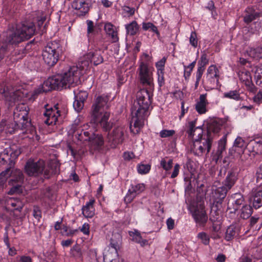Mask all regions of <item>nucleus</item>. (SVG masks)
<instances>
[{"label": "nucleus", "instance_id": "1", "mask_svg": "<svg viewBox=\"0 0 262 262\" xmlns=\"http://www.w3.org/2000/svg\"><path fill=\"white\" fill-rule=\"evenodd\" d=\"M150 104V96L148 91L145 89L139 91L137 95V100L134 101L132 109L133 117L130 121V129L133 133L138 134L143 126Z\"/></svg>", "mask_w": 262, "mask_h": 262}, {"label": "nucleus", "instance_id": "2", "mask_svg": "<svg viewBox=\"0 0 262 262\" xmlns=\"http://www.w3.org/2000/svg\"><path fill=\"white\" fill-rule=\"evenodd\" d=\"M81 72L78 71V66H72L62 74H58L48 79L41 88L34 91L35 95L42 92H47L51 90H59L67 85L77 84L80 83Z\"/></svg>", "mask_w": 262, "mask_h": 262}, {"label": "nucleus", "instance_id": "3", "mask_svg": "<svg viewBox=\"0 0 262 262\" xmlns=\"http://www.w3.org/2000/svg\"><path fill=\"white\" fill-rule=\"evenodd\" d=\"M107 102L106 96H98L95 99L91 108L93 120L106 131L112 127V123L110 121V113Z\"/></svg>", "mask_w": 262, "mask_h": 262}, {"label": "nucleus", "instance_id": "4", "mask_svg": "<svg viewBox=\"0 0 262 262\" xmlns=\"http://www.w3.org/2000/svg\"><path fill=\"white\" fill-rule=\"evenodd\" d=\"M35 33L34 25L32 23L23 24L9 36L7 40L11 44L18 43L30 38Z\"/></svg>", "mask_w": 262, "mask_h": 262}, {"label": "nucleus", "instance_id": "5", "mask_svg": "<svg viewBox=\"0 0 262 262\" xmlns=\"http://www.w3.org/2000/svg\"><path fill=\"white\" fill-rule=\"evenodd\" d=\"M120 234H115L113 235L111 240L110 246L105 250L103 253L104 262H118L117 250L120 247Z\"/></svg>", "mask_w": 262, "mask_h": 262}, {"label": "nucleus", "instance_id": "6", "mask_svg": "<svg viewBox=\"0 0 262 262\" xmlns=\"http://www.w3.org/2000/svg\"><path fill=\"white\" fill-rule=\"evenodd\" d=\"M59 45L56 42L49 43L42 52L45 62L49 66H54L59 58Z\"/></svg>", "mask_w": 262, "mask_h": 262}, {"label": "nucleus", "instance_id": "7", "mask_svg": "<svg viewBox=\"0 0 262 262\" xmlns=\"http://www.w3.org/2000/svg\"><path fill=\"white\" fill-rule=\"evenodd\" d=\"M190 210L193 212V216L197 224L204 225L207 221L208 217L204 210V203L202 201L192 203Z\"/></svg>", "mask_w": 262, "mask_h": 262}, {"label": "nucleus", "instance_id": "8", "mask_svg": "<svg viewBox=\"0 0 262 262\" xmlns=\"http://www.w3.org/2000/svg\"><path fill=\"white\" fill-rule=\"evenodd\" d=\"M0 93L4 96L6 101L11 103L20 100L24 95L20 90L14 89L9 86H0Z\"/></svg>", "mask_w": 262, "mask_h": 262}, {"label": "nucleus", "instance_id": "9", "mask_svg": "<svg viewBox=\"0 0 262 262\" xmlns=\"http://www.w3.org/2000/svg\"><path fill=\"white\" fill-rule=\"evenodd\" d=\"M152 70L144 62H141L139 67V78L144 85H151L153 84Z\"/></svg>", "mask_w": 262, "mask_h": 262}, {"label": "nucleus", "instance_id": "10", "mask_svg": "<svg viewBox=\"0 0 262 262\" xmlns=\"http://www.w3.org/2000/svg\"><path fill=\"white\" fill-rule=\"evenodd\" d=\"M21 153L20 149L16 145L6 148L3 152L0 153V163L5 164L8 161L12 163L11 159L16 158Z\"/></svg>", "mask_w": 262, "mask_h": 262}, {"label": "nucleus", "instance_id": "11", "mask_svg": "<svg viewBox=\"0 0 262 262\" xmlns=\"http://www.w3.org/2000/svg\"><path fill=\"white\" fill-rule=\"evenodd\" d=\"M45 162L42 160L37 162L28 161L25 166V171L30 176H38L43 172Z\"/></svg>", "mask_w": 262, "mask_h": 262}, {"label": "nucleus", "instance_id": "12", "mask_svg": "<svg viewBox=\"0 0 262 262\" xmlns=\"http://www.w3.org/2000/svg\"><path fill=\"white\" fill-rule=\"evenodd\" d=\"M28 107L24 104L18 105L14 112V119L22 127H25L28 123Z\"/></svg>", "mask_w": 262, "mask_h": 262}, {"label": "nucleus", "instance_id": "13", "mask_svg": "<svg viewBox=\"0 0 262 262\" xmlns=\"http://www.w3.org/2000/svg\"><path fill=\"white\" fill-rule=\"evenodd\" d=\"M9 176L11 177V181L21 183L24 180L21 171L18 169H11V168H9L0 174V184L4 183Z\"/></svg>", "mask_w": 262, "mask_h": 262}, {"label": "nucleus", "instance_id": "14", "mask_svg": "<svg viewBox=\"0 0 262 262\" xmlns=\"http://www.w3.org/2000/svg\"><path fill=\"white\" fill-rule=\"evenodd\" d=\"M125 129L123 127L118 126L109 133L107 137L108 141L114 146L122 143L124 140Z\"/></svg>", "mask_w": 262, "mask_h": 262}, {"label": "nucleus", "instance_id": "15", "mask_svg": "<svg viewBox=\"0 0 262 262\" xmlns=\"http://www.w3.org/2000/svg\"><path fill=\"white\" fill-rule=\"evenodd\" d=\"M195 121H190L188 124L187 133L193 141H199L202 137L203 130L201 127H195Z\"/></svg>", "mask_w": 262, "mask_h": 262}, {"label": "nucleus", "instance_id": "16", "mask_svg": "<svg viewBox=\"0 0 262 262\" xmlns=\"http://www.w3.org/2000/svg\"><path fill=\"white\" fill-rule=\"evenodd\" d=\"M59 110L56 106L54 108H46V112L44 113V116L46 118L45 122L48 125L55 124L57 120L58 117L59 116Z\"/></svg>", "mask_w": 262, "mask_h": 262}, {"label": "nucleus", "instance_id": "17", "mask_svg": "<svg viewBox=\"0 0 262 262\" xmlns=\"http://www.w3.org/2000/svg\"><path fill=\"white\" fill-rule=\"evenodd\" d=\"M72 6L73 9L78 10L81 14H85L89 10V4L86 0H75Z\"/></svg>", "mask_w": 262, "mask_h": 262}, {"label": "nucleus", "instance_id": "18", "mask_svg": "<svg viewBox=\"0 0 262 262\" xmlns=\"http://www.w3.org/2000/svg\"><path fill=\"white\" fill-rule=\"evenodd\" d=\"M208 104L207 94L201 95L195 104V109L200 114H205L207 112L206 106Z\"/></svg>", "mask_w": 262, "mask_h": 262}, {"label": "nucleus", "instance_id": "19", "mask_svg": "<svg viewBox=\"0 0 262 262\" xmlns=\"http://www.w3.org/2000/svg\"><path fill=\"white\" fill-rule=\"evenodd\" d=\"M95 200L92 199L82 208L83 215L87 218L92 217L95 215V209L94 204Z\"/></svg>", "mask_w": 262, "mask_h": 262}, {"label": "nucleus", "instance_id": "20", "mask_svg": "<svg viewBox=\"0 0 262 262\" xmlns=\"http://www.w3.org/2000/svg\"><path fill=\"white\" fill-rule=\"evenodd\" d=\"M129 235L131 237L132 241L139 244L141 246L144 247L148 245V242L145 239H143L141 235V233L137 230H134L129 232Z\"/></svg>", "mask_w": 262, "mask_h": 262}, {"label": "nucleus", "instance_id": "21", "mask_svg": "<svg viewBox=\"0 0 262 262\" xmlns=\"http://www.w3.org/2000/svg\"><path fill=\"white\" fill-rule=\"evenodd\" d=\"M226 144V139L224 138L219 142L217 149L213 156V160L216 163L222 157V154L225 151Z\"/></svg>", "mask_w": 262, "mask_h": 262}, {"label": "nucleus", "instance_id": "22", "mask_svg": "<svg viewBox=\"0 0 262 262\" xmlns=\"http://www.w3.org/2000/svg\"><path fill=\"white\" fill-rule=\"evenodd\" d=\"M104 30L111 37L113 42H116L118 40V32L116 28L110 23H107L104 26Z\"/></svg>", "mask_w": 262, "mask_h": 262}, {"label": "nucleus", "instance_id": "23", "mask_svg": "<svg viewBox=\"0 0 262 262\" xmlns=\"http://www.w3.org/2000/svg\"><path fill=\"white\" fill-rule=\"evenodd\" d=\"M239 77L240 80L245 83V84L249 90L252 91L253 85L252 83V78L249 72L248 71H242L239 73Z\"/></svg>", "mask_w": 262, "mask_h": 262}, {"label": "nucleus", "instance_id": "24", "mask_svg": "<svg viewBox=\"0 0 262 262\" xmlns=\"http://www.w3.org/2000/svg\"><path fill=\"white\" fill-rule=\"evenodd\" d=\"M239 228L237 226L231 225L226 230L225 239L230 241L236 237L238 235Z\"/></svg>", "mask_w": 262, "mask_h": 262}, {"label": "nucleus", "instance_id": "25", "mask_svg": "<svg viewBox=\"0 0 262 262\" xmlns=\"http://www.w3.org/2000/svg\"><path fill=\"white\" fill-rule=\"evenodd\" d=\"M89 56L85 55L79 59L78 64L76 66H78V71L81 72V75L86 71L89 67L91 62L89 59Z\"/></svg>", "mask_w": 262, "mask_h": 262}, {"label": "nucleus", "instance_id": "26", "mask_svg": "<svg viewBox=\"0 0 262 262\" xmlns=\"http://www.w3.org/2000/svg\"><path fill=\"white\" fill-rule=\"evenodd\" d=\"M252 146L253 151L256 154L262 153V135L257 137L255 140L250 143L249 147Z\"/></svg>", "mask_w": 262, "mask_h": 262}, {"label": "nucleus", "instance_id": "27", "mask_svg": "<svg viewBox=\"0 0 262 262\" xmlns=\"http://www.w3.org/2000/svg\"><path fill=\"white\" fill-rule=\"evenodd\" d=\"M247 53L251 58H262V47H258L257 48H249Z\"/></svg>", "mask_w": 262, "mask_h": 262}, {"label": "nucleus", "instance_id": "28", "mask_svg": "<svg viewBox=\"0 0 262 262\" xmlns=\"http://www.w3.org/2000/svg\"><path fill=\"white\" fill-rule=\"evenodd\" d=\"M253 206L258 208L262 206V188L256 191L252 198Z\"/></svg>", "mask_w": 262, "mask_h": 262}, {"label": "nucleus", "instance_id": "29", "mask_svg": "<svg viewBox=\"0 0 262 262\" xmlns=\"http://www.w3.org/2000/svg\"><path fill=\"white\" fill-rule=\"evenodd\" d=\"M257 16V13L253 9L249 8L245 11L244 21L247 24L250 23L254 20Z\"/></svg>", "mask_w": 262, "mask_h": 262}, {"label": "nucleus", "instance_id": "30", "mask_svg": "<svg viewBox=\"0 0 262 262\" xmlns=\"http://www.w3.org/2000/svg\"><path fill=\"white\" fill-rule=\"evenodd\" d=\"M91 62H93L95 65H98L103 62V59L98 52L89 53L86 54Z\"/></svg>", "mask_w": 262, "mask_h": 262}, {"label": "nucleus", "instance_id": "31", "mask_svg": "<svg viewBox=\"0 0 262 262\" xmlns=\"http://www.w3.org/2000/svg\"><path fill=\"white\" fill-rule=\"evenodd\" d=\"M91 140H89V145L91 146H100L103 144V139L101 136L96 135L92 132Z\"/></svg>", "mask_w": 262, "mask_h": 262}, {"label": "nucleus", "instance_id": "32", "mask_svg": "<svg viewBox=\"0 0 262 262\" xmlns=\"http://www.w3.org/2000/svg\"><path fill=\"white\" fill-rule=\"evenodd\" d=\"M254 78L257 84L262 86V66L255 67L252 69Z\"/></svg>", "mask_w": 262, "mask_h": 262}, {"label": "nucleus", "instance_id": "33", "mask_svg": "<svg viewBox=\"0 0 262 262\" xmlns=\"http://www.w3.org/2000/svg\"><path fill=\"white\" fill-rule=\"evenodd\" d=\"M219 77V70L214 65L210 66L207 72V78L210 80H212L214 78H218Z\"/></svg>", "mask_w": 262, "mask_h": 262}, {"label": "nucleus", "instance_id": "34", "mask_svg": "<svg viewBox=\"0 0 262 262\" xmlns=\"http://www.w3.org/2000/svg\"><path fill=\"white\" fill-rule=\"evenodd\" d=\"M212 141L210 139V136L205 140V142L203 143V145H201L199 146L198 150L199 154H203L206 150L207 152L208 153L210 151L211 147Z\"/></svg>", "mask_w": 262, "mask_h": 262}, {"label": "nucleus", "instance_id": "35", "mask_svg": "<svg viewBox=\"0 0 262 262\" xmlns=\"http://www.w3.org/2000/svg\"><path fill=\"white\" fill-rule=\"evenodd\" d=\"M92 132V131L91 130H90V132H81L79 134L78 133L76 134V132H75L74 133L75 134V136H77V139L78 140L82 141L83 142H87L88 143L89 140H91Z\"/></svg>", "mask_w": 262, "mask_h": 262}, {"label": "nucleus", "instance_id": "36", "mask_svg": "<svg viewBox=\"0 0 262 262\" xmlns=\"http://www.w3.org/2000/svg\"><path fill=\"white\" fill-rule=\"evenodd\" d=\"M229 189L225 186H223L217 188L215 191L214 197L219 200H222L226 196L227 191Z\"/></svg>", "mask_w": 262, "mask_h": 262}, {"label": "nucleus", "instance_id": "37", "mask_svg": "<svg viewBox=\"0 0 262 262\" xmlns=\"http://www.w3.org/2000/svg\"><path fill=\"white\" fill-rule=\"evenodd\" d=\"M236 180V176L233 172H229L226 178L225 183V186L227 187L228 189H231L232 186L234 184Z\"/></svg>", "mask_w": 262, "mask_h": 262}, {"label": "nucleus", "instance_id": "38", "mask_svg": "<svg viewBox=\"0 0 262 262\" xmlns=\"http://www.w3.org/2000/svg\"><path fill=\"white\" fill-rule=\"evenodd\" d=\"M172 164V160L167 158L162 159L160 162L161 167L166 171H168L171 169Z\"/></svg>", "mask_w": 262, "mask_h": 262}, {"label": "nucleus", "instance_id": "39", "mask_svg": "<svg viewBox=\"0 0 262 262\" xmlns=\"http://www.w3.org/2000/svg\"><path fill=\"white\" fill-rule=\"evenodd\" d=\"M220 129L221 125L219 123H217L216 121L212 122L211 123L209 124L208 126V138L209 137V136H210V137H211V135H210L211 133H213L215 134L217 133L220 131Z\"/></svg>", "mask_w": 262, "mask_h": 262}, {"label": "nucleus", "instance_id": "40", "mask_svg": "<svg viewBox=\"0 0 262 262\" xmlns=\"http://www.w3.org/2000/svg\"><path fill=\"white\" fill-rule=\"evenodd\" d=\"M252 213V208L249 205H245L241 209V217L244 219L249 218Z\"/></svg>", "mask_w": 262, "mask_h": 262}, {"label": "nucleus", "instance_id": "41", "mask_svg": "<svg viewBox=\"0 0 262 262\" xmlns=\"http://www.w3.org/2000/svg\"><path fill=\"white\" fill-rule=\"evenodd\" d=\"M126 30L128 34L131 35H135L138 31L139 27L135 21H132L130 24L126 26Z\"/></svg>", "mask_w": 262, "mask_h": 262}, {"label": "nucleus", "instance_id": "42", "mask_svg": "<svg viewBox=\"0 0 262 262\" xmlns=\"http://www.w3.org/2000/svg\"><path fill=\"white\" fill-rule=\"evenodd\" d=\"M142 28L145 31L149 30L156 33L158 35H159V32L157 28L151 23H143L142 25Z\"/></svg>", "mask_w": 262, "mask_h": 262}, {"label": "nucleus", "instance_id": "43", "mask_svg": "<svg viewBox=\"0 0 262 262\" xmlns=\"http://www.w3.org/2000/svg\"><path fill=\"white\" fill-rule=\"evenodd\" d=\"M198 238L201 240V242L205 245H207L209 244L210 242L209 236L205 232H201L198 234Z\"/></svg>", "mask_w": 262, "mask_h": 262}, {"label": "nucleus", "instance_id": "44", "mask_svg": "<svg viewBox=\"0 0 262 262\" xmlns=\"http://www.w3.org/2000/svg\"><path fill=\"white\" fill-rule=\"evenodd\" d=\"M7 204L8 206L10 205L13 207H17L16 209H21L23 207L22 203L20 201L13 200L11 198L7 200Z\"/></svg>", "mask_w": 262, "mask_h": 262}, {"label": "nucleus", "instance_id": "45", "mask_svg": "<svg viewBox=\"0 0 262 262\" xmlns=\"http://www.w3.org/2000/svg\"><path fill=\"white\" fill-rule=\"evenodd\" d=\"M224 96L225 98L232 99L234 100H238L240 98L239 93L236 91H230L224 93Z\"/></svg>", "mask_w": 262, "mask_h": 262}, {"label": "nucleus", "instance_id": "46", "mask_svg": "<svg viewBox=\"0 0 262 262\" xmlns=\"http://www.w3.org/2000/svg\"><path fill=\"white\" fill-rule=\"evenodd\" d=\"M75 99L85 101L87 99L88 94L86 91H79L78 92L75 93Z\"/></svg>", "mask_w": 262, "mask_h": 262}, {"label": "nucleus", "instance_id": "47", "mask_svg": "<svg viewBox=\"0 0 262 262\" xmlns=\"http://www.w3.org/2000/svg\"><path fill=\"white\" fill-rule=\"evenodd\" d=\"M150 169V165L149 164H140L138 166V171L140 174H146Z\"/></svg>", "mask_w": 262, "mask_h": 262}, {"label": "nucleus", "instance_id": "48", "mask_svg": "<svg viewBox=\"0 0 262 262\" xmlns=\"http://www.w3.org/2000/svg\"><path fill=\"white\" fill-rule=\"evenodd\" d=\"M129 189L137 195L144 190V185L143 184H139L133 186Z\"/></svg>", "mask_w": 262, "mask_h": 262}, {"label": "nucleus", "instance_id": "49", "mask_svg": "<svg viewBox=\"0 0 262 262\" xmlns=\"http://www.w3.org/2000/svg\"><path fill=\"white\" fill-rule=\"evenodd\" d=\"M166 62V58H162L160 61L156 64V67L158 72H164V66Z\"/></svg>", "mask_w": 262, "mask_h": 262}, {"label": "nucleus", "instance_id": "50", "mask_svg": "<svg viewBox=\"0 0 262 262\" xmlns=\"http://www.w3.org/2000/svg\"><path fill=\"white\" fill-rule=\"evenodd\" d=\"M84 101L75 99L73 106L76 111L80 112L84 106Z\"/></svg>", "mask_w": 262, "mask_h": 262}, {"label": "nucleus", "instance_id": "51", "mask_svg": "<svg viewBox=\"0 0 262 262\" xmlns=\"http://www.w3.org/2000/svg\"><path fill=\"white\" fill-rule=\"evenodd\" d=\"M136 194L134 193L133 192H132V191L129 189L128 193L126 195L124 201L126 203H130L136 197Z\"/></svg>", "mask_w": 262, "mask_h": 262}, {"label": "nucleus", "instance_id": "52", "mask_svg": "<svg viewBox=\"0 0 262 262\" xmlns=\"http://www.w3.org/2000/svg\"><path fill=\"white\" fill-rule=\"evenodd\" d=\"M208 59L207 58V55L203 54L201 57L200 60L199 61V67L204 68L205 66L208 63Z\"/></svg>", "mask_w": 262, "mask_h": 262}, {"label": "nucleus", "instance_id": "53", "mask_svg": "<svg viewBox=\"0 0 262 262\" xmlns=\"http://www.w3.org/2000/svg\"><path fill=\"white\" fill-rule=\"evenodd\" d=\"M195 61H193L188 66L185 68L184 72V76L185 77H188L190 76L192 70H193V68L195 66Z\"/></svg>", "mask_w": 262, "mask_h": 262}, {"label": "nucleus", "instance_id": "54", "mask_svg": "<svg viewBox=\"0 0 262 262\" xmlns=\"http://www.w3.org/2000/svg\"><path fill=\"white\" fill-rule=\"evenodd\" d=\"M174 133L173 130H163L160 133V135L162 138H166L172 136Z\"/></svg>", "mask_w": 262, "mask_h": 262}, {"label": "nucleus", "instance_id": "55", "mask_svg": "<svg viewBox=\"0 0 262 262\" xmlns=\"http://www.w3.org/2000/svg\"><path fill=\"white\" fill-rule=\"evenodd\" d=\"M189 41L191 45L196 47L198 45V39L196 34L195 32H192L190 37Z\"/></svg>", "mask_w": 262, "mask_h": 262}, {"label": "nucleus", "instance_id": "56", "mask_svg": "<svg viewBox=\"0 0 262 262\" xmlns=\"http://www.w3.org/2000/svg\"><path fill=\"white\" fill-rule=\"evenodd\" d=\"M21 191V186L19 184H17L12 187L9 191V194H13L14 193H19Z\"/></svg>", "mask_w": 262, "mask_h": 262}, {"label": "nucleus", "instance_id": "57", "mask_svg": "<svg viewBox=\"0 0 262 262\" xmlns=\"http://www.w3.org/2000/svg\"><path fill=\"white\" fill-rule=\"evenodd\" d=\"M235 198L236 199V201H235V204L237 206L235 209L237 210L238 209L237 206L243 204L244 199L240 194H236Z\"/></svg>", "mask_w": 262, "mask_h": 262}, {"label": "nucleus", "instance_id": "58", "mask_svg": "<svg viewBox=\"0 0 262 262\" xmlns=\"http://www.w3.org/2000/svg\"><path fill=\"white\" fill-rule=\"evenodd\" d=\"M72 254L75 257H80L81 256V249L78 247H75L72 249Z\"/></svg>", "mask_w": 262, "mask_h": 262}, {"label": "nucleus", "instance_id": "59", "mask_svg": "<svg viewBox=\"0 0 262 262\" xmlns=\"http://www.w3.org/2000/svg\"><path fill=\"white\" fill-rule=\"evenodd\" d=\"M62 234H64L68 236L72 235L75 233L74 231L72 230L67 226L63 227V228H62Z\"/></svg>", "mask_w": 262, "mask_h": 262}, {"label": "nucleus", "instance_id": "60", "mask_svg": "<svg viewBox=\"0 0 262 262\" xmlns=\"http://www.w3.org/2000/svg\"><path fill=\"white\" fill-rule=\"evenodd\" d=\"M180 166L179 164H175L172 173L171 175V178H174L178 175L179 170H180Z\"/></svg>", "mask_w": 262, "mask_h": 262}, {"label": "nucleus", "instance_id": "61", "mask_svg": "<svg viewBox=\"0 0 262 262\" xmlns=\"http://www.w3.org/2000/svg\"><path fill=\"white\" fill-rule=\"evenodd\" d=\"M80 231L86 235L89 234L90 225L87 223H84L82 225V227H81V228L80 229Z\"/></svg>", "mask_w": 262, "mask_h": 262}, {"label": "nucleus", "instance_id": "62", "mask_svg": "<svg viewBox=\"0 0 262 262\" xmlns=\"http://www.w3.org/2000/svg\"><path fill=\"white\" fill-rule=\"evenodd\" d=\"M157 74L158 76V82L160 86H161L164 83V72H158Z\"/></svg>", "mask_w": 262, "mask_h": 262}, {"label": "nucleus", "instance_id": "63", "mask_svg": "<svg viewBox=\"0 0 262 262\" xmlns=\"http://www.w3.org/2000/svg\"><path fill=\"white\" fill-rule=\"evenodd\" d=\"M167 228L169 230L172 229L174 228V222L171 218H169L166 222Z\"/></svg>", "mask_w": 262, "mask_h": 262}, {"label": "nucleus", "instance_id": "64", "mask_svg": "<svg viewBox=\"0 0 262 262\" xmlns=\"http://www.w3.org/2000/svg\"><path fill=\"white\" fill-rule=\"evenodd\" d=\"M20 262H32L31 258L29 256L23 255L20 257Z\"/></svg>", "mask_w": 262, "mask_h": 262}]
</instances>
